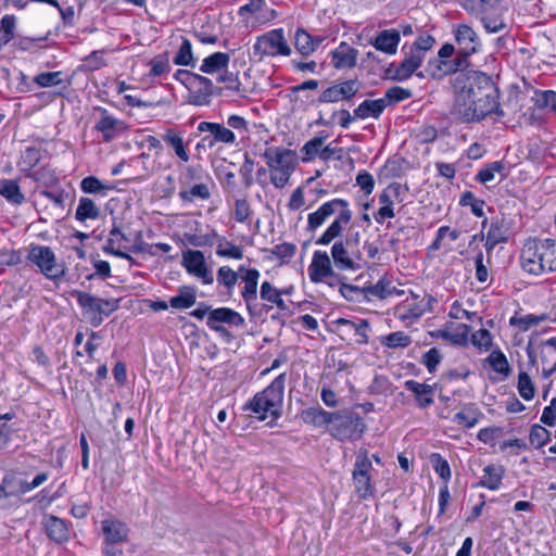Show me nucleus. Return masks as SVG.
Returning <instances> with one entry per match:
<instances>
[{
  "instance_id": "obj_1",
  "label": "nucleus",
  "mask_w": 556,
  "mask_h": 556,
  "mask_svg": "<svg viewBox=\"0 0 556 556\" xmlns=\"http://www.w3.org/2000/svg\"><path fill=\"white\" fill-rule=\"evenodd\" d=\"M455 113L465 123L479 122L492 113L504 116L500 108V91L492 77L478 71L456 74Z\"/></svg>"
},
{
  "instance_id": "obj_2",
  "label": "nucleus",
  "mask_w": 556,
  "mask_h": 556,
  "mask_svg": "<svg viewBox=\"0 0 556 556\" xmlns=\"http://www.w3.org/2000/svg\"><path fill=\"white\" fill-rule=\"evenodd\" d=\"M334 215L333 222L324 233L316 240V244L328 245L341 236L344 226L352 220L353 213L350 204L344 199H333L321 204L315 212L307 216V230L314 231L319 228L329 217Z\"/></svg>"
},
{
  "instance_id": "obj_3",
  "label": "nucleus",
  "mask_w": 556,
  "mask_h": 556,
  "mask_svg": "<svg viewBox=\"0 0 556 556\" xmlns=\"http://www.w3.org/2000/svg\"><path fill=\"white\" fill-rule=\"evenodd\" d=\"M520 264L525 271L535 276L556 270V239H527Z\"/></svg>"
},
{
  "instance_id": "obj_4",
  "label": "nucleus",
  "mask_w": 556,
  "mask_h": 556,
  "mask_svg": "<svg viewBox=\"0 0 556 556\" xmlns=\"http://www.w3.org/2000/svg\"><path fill=\"white\" fill-rule=\"evenodd\" d=\"M286 374H280L264 391L256 393L245 408L252 410L261 420L267 417L277 419L282 406Z\"/></svg>"
},
{
  "instance_id": "obj_5",
  "label": "nucleus",
  "mask_w": 556,
  "mask_h": 556,
  "mask_svg": "<svg viewBox=\"0 0 556 556\" xmlns=\"http://www.w3.org/2000/svg\"><path fill=\"white\" fill-rule=\"evenodd\" d=\"M262 156L266 161L270 182L278 189L283 188L298 165L296 153L286 148L268 147Z\"/></svg>"
},
{
  "instance_id": "obj_6",
  "label": "nucleus",
  "mask_w": 556,
  "mask_h": 556,
  "mask_svg": "<svg viewBox=\"0 0 556 556\" xmlns=\"http://www.w3.org/2000/svg\"><path fill=\"white\" fill-rule=\"evenodd\" d=\"M464 9L480 21L489 34L506 31L508 26L504 21V9L501 0H467Z\"/></svg>"
},
{
  "instance_id": "obj_7",
  "label": "nucleus",
  "mask_w": 556,
  "mask_h": 556,
  "mask_svg": "<svg viewBox=\"0 0 556 556\" xmlns=\"http://www.w3.org/2000/svg\"><path fill=\"white\" fill-rule=\"evenodd\" d=\"M74 295L83 309L84 317L94 328L119 308V299H101L83 291H75Z\"/></svg>"
},
{
  "instance_id": "obj_8",
  "label": "nucleus",
  "mask_w": 556,
  "mask_h": 556,
  "mask_svg": "<svg viewBox=\"0 0 556 556\" xmlns=\"http://www.w3.org/2000/svg\"><path fill=\"white\" fill-rule=\"evenodd\" d=\"M365 428L366 426L359 414L350 409H342L333 413L328 430L334 439L343 442L358 440Z\"/></svg>"
},
{
  "instance_id": "obj_9",
  "label": "nucleus",
  "mask_w": 556,
  "mask_h": 556,
  "mask_svg": "<svg viewBox=\"0 0 556 556\" xmlns=\"http://www.w3.org/2000/svg\"><path fill=\"white\" fill-rule=\"evenodd\" d=\"M291 48L285 38L283 29L277 28L258 36L253 45V55L262 61L265 56H288Z\"/></svg>"
},
{
  "instance_id": "obj_10",
  "label": "nucleus",
  "mask_w": 556,
  "mask_h": 556,
  "mask_svg": "<svg viewBox=\"0 0 556 556\" xmlns=\"http://www.w3.org/2000/svg\"><path fill=\"white\" fill-rule=\"evenodd\" d=\"M27 258L39 267L40 271L51 280L64 276L65 269L58 264L54 252L47 245H31Z\"/></svg>"
},
{
  "instance_id": "obj_11",
  "label": "nucleus",
  "mask_w": 556,
  "mask_h": 556,
  "mask_svg": "<svg viewBox=\"0 0 556 556\" xmlns=\"http://www.w3.org/2000/svg\"><path fill=\"white\" fill-rule=\"evenodd\" d=\"M371 469L372 464L368 457V452L366 450H359L356 455L352 477L355 492L363 500L372 496L375 493L369 475Z\"/></svg>"
},
{
  "instance_id": "obj_12",
  "label": "nucleus",
  "mask_w": 556,
  "mask_h": 556,
  "mask_svg": "<svg viewBox=\"0 0 556 556\" xmlns=\"http://www.w3.org/2000/svg\"><path fill=\"white\" fill-rule=\"evenodd\" d=\"M182 266L186 270L202 280L204 285H212L213 273L207 268L203 252L199 250H187L182 253Z\"/></svg>"
},
{
  "instance_id": "obj_13",
  "label": "nucleus",
  "mask_w": 556,
  "mask_h": 556,
  "mask_svg": "<svg viewBox=\"0 0 556 556\" xmlns=\"http://www.w3.org/2000/svg\"><path fill=\"white\" fill-rule=\"evenodd\" d=\"M361 81L357 79H349L325 89L320 93L318 101L320 103H334L342 100L349 101L361 90Z\"/></svg>"
},
{
  "instance_id": "obj_14",
  "label": "nucleus",
  "mask_w": 556,
  "mask_h": 556,
  "mask_svg": "<svg viewBox=\"0 0 556 556\" xmlns=\"http://www.w3.org/2000/svg\"><path fill=\"white\" fill-rule=\"evenodd\" d=\"M198 131L210 134L203 137V144H207V148L210 149L217 142L232 144L236 141L235 132L218 123L201 122L198 125Z\"/></svg>"
},
{
  "instance_id": "obj_15",
  "label": "nucleus",
  "mask_w": 556,
  "mask_h": 556,
  "mask_svg": "<svg viewBox=\"0 0 556 556\" xmlns=\"http://www.w3.org/2000/svg\"><path fill=\"white\" fill-rule=\"evenodd\" d=\"M510 233V218L506 217L505 215L492 218L484 244L486 251H492L498 243L507 242Z\"/></svg>"
},
{
  "instance_id": "obj_16",
  "label": "nucleus",
  "mask_w": 556,
  "mask_h": 556,
  "mask_svg": "<svg viewBox=\"0 0 556 556\" xmlns=\"http://www.w3.org/2000/svg\"><path fill=\"white\" fill-rule=\"evenodd\" d=\"M212 80L205 76L197 74L188 88V103L193 105H207L214 93Z\"/></svg>"
},
{
  "instance_id": "obj_17",
  "label": "nucleus",
  "mask_w": 556,
  "mask_h": 556,
  "mask_svg": "<svg viewBox=\"0 0 556 556\" xmlns=\"http://www.w3.org/2000/svg\"><path fill=\"white\" fill-rule=\"evenodd\" d=\"M333 325L338 327L342 338L354 339L357 344L368 343V329L369 323L366 319H358L353 321L345 318H338L333 321Z\"/></svg>"
},
{
  "instance_id": "obj_18",
  "label": "nucleus",
  "mask_w": 556,
  "mask_h": 556,
  "mask_svg": "<svg viewBox=\"0 0 556 556\" xmlns=\"http://www.w3.org/2000/svg\"><path fill=\"white\" fill-rule=\"evenodd\" d=\"M453 33L462 54L472 55L480 50V38L471 26L458 24L454 26Z\"/></svg>"
},
{
  "instance_id": "obj_19",
  "label": "nucleus",
  "mask_w": 556,
  "mask_h": 556,
  "mask_svg": "<svg viewBox=\"0 0 556 556\" xmlns=\"http://www.w3.org/2000/svg\"><path fill=\"white\" fill-rule=\"evenodd\" d=\"M307 271L311 281L314 283L323 282L326 278L337 279V274L332 269L327 252L315 251Z\"/></svg>"
},
{
  "instance_id": "obj_20",
  "label": "nucleus",
  "mask_w": 556,
  "mask_h": 556,
  "mask_svg": "<svg viewBox=\"0 0 556 556\" xmlns=\"http://www.w3.org/2000/svg\"><path fill=\"white\" fill-rule=\"evenodd\" d=\"M101 113L100 119L97 122L94 128L102 134V138L105 142H110L123 132L126 131V124L110 115L106 109H99Z\"/></svg>"
},
{
  "instance_id": "obj_21",
  "label": "nucleus",
  "mask_w": 556,
  "mask_h": 556,
  "mask_svg": "<svg viewBox=\"0 0 556 556\" xmlns=\"http://www.w3.org/2000/svg\"><path fill=\"white\" fill-rule=\"evenodd\" d=\"M422 62L424 55H419V52H413L409 50V53L399 65L394 66V64H391L388 73L393 80L404 81L408 79L418 67H420Z\"/></svg>"
},
{
  "instance_id": "obj_22",
  "label": "nucleus",
  "mask_w": 556,
  "mask_h": 556,
  "mask_svg": "<svg viewBox=\"0 0 556 556\" xmlns=\"http://www.w3.org/2000/svg\"><path fill=\"white\" fill-rule=\"evenodd\" d=\"M228 325L240 327L244 324V318L236 311L229 307H219L212 309L207 316V327L216 325Z\"/></svg>"
},
{
  "instance_id": "obj_23",
  "label": "nucleus",
  "mask_w": 556,
  "mask_h": 556,
  "mask_svg": "<svg viewBox=\"0 0 556 556\" xmlns=\"http://www.w3.org/2000/svg\"><path fill=\"white\" fill-rule=\"evenodd\" d=\"M101 526L106 543L117 544L127 540L129 529L125 522L117 519H104Z\"/></svg>"
},
{
  "instance_id": "obj_24",
  "label": "nucleus",
  "mask_w": 556,
  "mask_h": 556,
  "mask_svg": "<svg viewBox=\"0 0 556 556\" xmlns=\"http://www.w3.org/2000/svg\"><path fill=\"white\" fill-rule=\"evenodd\" d=\"M404 387L415 395L418 407L427 408L433 404L434 386L406 380Z\"/></svg>"
},
{
  "instance_id": "obj_25",
  "label": "nucleus",
  "mask_w": 556,
  "mask_h": 556,
  "mask_svg": "<svg viewBox=\"0 0 556 556\" xmlns=\"http://www.w3.org/2000/svg\"><path fill=\"white\" fill-rule=\"evenodd\" d=\"M213 187L214 181L213 179H210L208 182H201L187 188H180L178 197L185 203H192L197 200L206 201L212 195Z\"/></svg>"
},
{
  "instance_id": "obj_26",
  "label": "nucleus",
  "mask_w": 556,
  "mask_h": 556,
  "mask_svg": "<svg viewBox=\"0 0 556 556\" xmlns=\"http://www.w3.org/2000/svg\"><path fill=\"white\" fill-rule=\"evenodd\" d=\"M43 527L47 535L53 542L61 544L70 539V531L66 522L53 515L47 516L43 520Z\"/></svg>"
},
{
  "instance_id": "obj_27",
  "label": "nucleus",
  "mask_w": 556,
  "mask_h": 556,
  "mask_svg": "<svg viewBox=\"0 0 556 556\" xmlns=\"http://www.w3.org/2000/svg\"><path fill=\"white\" fill-rule=\"evenodd\" d=\"M349 244L350 240H339L331 248L334 266L340 270H355L357 268V265L348 252Z\"/></svg>"
},
{
  "instance_id": "obj_28",
  "label": "nucleus",
  "mask_w": 556,
  "mask_h": 556,
  "mask_svg": "<svg viewBox=\"0 0 556 556\" xmlns=\"http://www.w3.org/2000/svg\"><path fill=\"white\" fill-rule=\"evenodd\" d=\"M400 40L401 36L399 30L394 28L384 29L377 35L372 41V46L381 52L394 54L397 50Z\"/></svg>"
},
{
  "instance_id": "obj_29",
  "label": "nucleus",
  "mask_w": 556,
  "mask_h": 556,
  "mask_svg": "<svg viewBox=\"0 0 556 556\" xmlns=\"http://www.w3.org/2000/svg\"><path fill=\"white\" fill-rule=\"evenodd\" d=\"M357 50L345 42L331 52V61L336 68H352L356 64Z\"/></svg>"
},
{
  "instance_id": "obj_30",
  "label": "nucleus",
  "mask_w": 556,
  "mask_h": 556,
  "mask_svg": "<svg viewBox=\"0 0 556 556\" xmlns=\"http://www.w3.org/2000/svg\"><path fill=\"white\" fill-rule=\"evenodd\" d=\"M161 137L163 141L174 150L176 156L180 161L187 163L190 160L187 144L180 132L173 128H167Z\"/></svg>"
},
{
  "instance_id": "obj_31",
  "label": "nucleus",
  "mask_w": 556,
  "mask_h": 556,
  "mask_svg": "<svg viewBox=\"0 0 556 556\" xmlns=\"http://www.w3.org/2000/svg\"><path fill=\"white\" fill-rule=\"evenodd\" d=\"M210 179H212V177L201 165L187 166L179 174L180 188L208 182Z\"/></svg>"
},
{
  "instance_id": "obj_32",
  "label": "nucleus",
  "mask_w": 556,
  "mask_h": 556,
  "mask_svg": "<svg viewBox=\"0 0 556 556\" xmlns=\"http://www.w3.org/2000/svg\"><path fill=\"white\" fill-rule=\"evenodd\" d=\"M260 271L256 268H250L245 271V275L241 276L244 287L241 291V296L245 302L248 308L251 303L257 299V285H258Z\"/></svg>"
},
{
  "instance_id": "obj_33",
  "label": "nucleus",
  "mask_w": 556,
  "mask_h": 556,
  "mask_svg": "<svg viewBox=\"0 0 556 556\" xmlns=\"http://www.w3.org/2000/svg\"><path fill=\"white\" fill-rule=\"evenodd\" d=\"M387 108V99L363 101L354 111V117L365 119L368 117L378 118Z\"/></svg>"
},
{
  "instance_id": "obj_34",
  "label": "nucleus",
  "mask_w": 556,
  "mask_h": 556,
  "mask_svg": "<svg viewBox=\"0 0 556 556\" xmlns=\"http://www.w3.org/2000/svg\"><path fill=\"white\" fill-rule=\"evenodd\" d=\"M230 56L225 52H215L206 56L200 66V71L205 74H219L228 68Z\"/></svg>"
},
{
  "instance_id": "obj_35",
  "label": "nucleus",
  "mask_w": 556,
  "mask_h": 556,
  "mask_svg": "<svg viewBox=\"0 0 556 556\" xmlns=\"http://www.w3.org/2000/svg\"><path fill=\"white\" fill-rule=\"evenodd\" d=\"M0 194L13 205H21L26 201L16 179L0 178Z\"/></svg>"
},
{
  "instance_id": "obj_36",
  "label": "nucleus",
  "mask_w": 556,
  "mask_h": 556,
  "mask_svg": "<svg viewBox=\"0 0 556 556\" xmlns=\"http://www.w3.org/2000/svg\"><path fill=\"white\" fill-rule=\"evenodd\" d=\"M332 415L333 413L327 412L317 406L303 409L300 416L305 424L313 425L315 427H330Z\"/></svg>"
},
{
  "instance_id": "obj_37",
  "label": "nucleus",
  "mask_w": 556,
  "mask_h": 556,
  "mask_svg": "<svg viewBox=\"0 0 556 556\" xmlns=\"http://www.w3.org/2000/svg\"><path fill=\"white\" fill-rule=\"evenodd\" d=\"M481 417L482 413L475 404H466L455 414L454 421L463 428L470 429L479 422Z\"/></svg>"
},
{
  "instance_id": "obj_38",
  "label": "nucleus",
  "mask_w": 556,
  "mask_h": 556,
  "mask_svg": "<svg viewBox=\"0 0 556 556\" xmlns=\"http://www.w3.org/2000/svg\"><path fill=\"white\" fill-rule=\"evenodd\" d=\"M197 292L191 286H182L178 289V294L169 299V305L176 309H187L195 304Z\"/></svg>"
},
{
  "instance_id": "obj_39",
  "label": "nucleus",
  "mask_w": 556,
  "mask_h": 556,
  "mask_svg": "<svg viewBox=\"0 0 556 556\" xmlns=\"http://www.w3.org/2000/svg\"><path fill=\"white\" fill-rule=\"evenodd\" d=\"M121 241H128V238L121 231L118 227H113L110 231V237L103 247V251L122 258L132 260L129 254L121 251Z\"/></svg>"
},
{
  "instance_id": "obj_40",
  "label": "nucleus",
  "mask_w": 556,
  "mask_h": 556,
  "mask_svg": "<svg viewBox=\"0 0 556 556\" xmlns=\"http://www.w3.org/2000/svg\"><path fill=\"white\" fill-rule=\"evenodd\" d=\"M484 476L480 480L479 485L489 490H497L505 475L503 466L488 465L483 468Z\"/></svg>"
},
{
  "instance_id": "obj_41",
  "label": "nucleus",
  "mask_w": 556,
  "mask_h": 556,
  "mask_svg": "<svg viewBox=\"0 0 556 556\" xmlns=\"http://www.w3.org/2000/svg\"><path fill=\"white\" fill-rule=\"evenodd\" d=\"M328 138V134L320 131L318 136L309 139L302 147L301 152L304 154L303 162H309L320 156L323 146Z\"/></svg>"
},
{
  "instance_id": "obj_42",
  "label": "nucleus",
  "mask_w": 556,
  "mask_h": 556,
  "mask_svg": "<svg viewBox=\"0 0 556 556\" xmlns=\"http://www.w3.org/2000/svg\"><path fill=\"white\" fill-rule=\"evenodd\" d=\"M495 174H498L501 179L508 176L506 166L502 161H495L486 164L478 172L476 179L481 184H488L495 178Z\"/></svg>"
},
{
  "instance_id": "obj_43",
  "label": "nucleus",
  "mask_w": 556,
  "mask_h": 556,
  "mask_svg": "<svg viewBox=\"0 0 556 556\" xmlns=\"http://www.w3.org/2000/svg\"><path fill=\"white\" fill-rule=\"evenodd\" d=\"M395 291V287L391 286L388 279H380L377 283L364 287V298L369 299L370 296L383 300L391 295Z\"/></svg>"
},
{
  "instance_id": "obj_44",
  "label": "nucleus",
  "mask_w": 556,
  "mask_h": 556,
  "mask_svg": "<svg viewBox=\"0 0 556 556\" xmlns=\"http://www.w3.org/2000/svg\"><path fill=\"white\" fill-rule=\"evenodd\" d=\"M100 216V208L96 205L94 201L90 198H80L76 212L75 218L79 222H86L87 219H97Z\"/></svg>"
},
{
  "instance_id": "obj_45",
  "label": "nucleus",
  "mask_w": 556,
  "mask_h": 556,
  "mask_svg": "<svg viewBox=\"0 0 556 556\" xmlns=\"http://www.w3.org/2000/svg\"><path fill=\"white\" fill-rule=\"evenodd\" d=\"M260 295L263 301L276 304L279 309H288V305L282 299V291L275 288L269 281H264L261 285Z\"/></svg>"
},
{
  "instance_id": "obj_46",
  "label": "nucleus",
  "mask_w": 556,
  "mask_h": 556,
  "mask_svg": "<svg viewBox=\"0 0 556 556\" xmlns=\"http://www.w3.org/2000/svg\"><path fill=\"white\" fill-rule=\"evenodd\" d=\"M546 320H549V317L547 314H528L525 316H513L509 320V324L511 326H515L519 328L521 331H528L530 328L540 325L541 323H544Z\"/></svg>"
},
{
  "instance_id": "obj_47",
  "label": "nucleus",
  "mask_w": 556,
  "mask_h": 556,
  "mask_svg": "<svg viewBox=\"0 0 556 556\" xmlns=\"http://www.w3.org/2000/svg\"><path fill=\"white\" fill-rule=\"evenodd\" d=\"M80 189L85 193L106 195L109 191L113 190L112 185L103 184L94 176H88L80 181Z\"/></svg>"
},
{
  "instance_id": "obj_48",
  "label": "nucleus",
  "mask_w": 556,
  "mask_h": 556,
  "mask_svg": "<svg viewBox=\"0 0 556 556\" xmlns=\"http://www.w3.org/2000/svg\"><path fill=\"white\" fill-rule=\"evenodd\" d=\"M173 61L176 65L180 66H195V59L192 52V45L188 38H182L181 45Z\"/></svg>"
},
{
  "instance_id": "obj_49",
  "label": "nucleus",
  "mask_w": 556,
  "mask_h": 556,
  "mask_svg": "<svg viewBox=\"0 0 556 556\" xmlns=\"http://www.w3.org/2000/svg\"><path fill=\"white\" fill-rule=\"evenodd\" d=\"M294 47L303 56L314 53L313 36L303 28H298L294 35Z\"/></svg>"
},
{
  "instance_id": "obj_50",
  "label": "nucleus",
  "mask_w": 556,
  "mask_h": 556,
  "mask_svg": "<svg viewBox=\"0 0 556 556\" xmlns=\"http://www.w3.org/2000/svg\"><path fill=\"white\" fill-rule=\"evenodd\" d=\"M216 254L220 257L241 260L243 257V250L231 241L220 238L216 247Z\"/></svg>"
},
{
  "instance_id": "obj_51",
  "label": "nucleus",
  "mask_w": 556,
  "mask_h": 556,
  "mask_svg": "<svg viewBox=\"0 0 556 556\" xmlns=\"http://www.w3.org/2000/svg\"><path fill=\"white\" fill-rule=\"evenodd\" d=\"M381 344L389 349L407 348L412 343V339L403 331L391 332L380 340Z\"/></svg>"
},
{
  "instance_id": "obj_52",
  "label": "nucleus",
  "mask_w": 556,
  "mask_h": 556,
  "mask_svg": "<svg viewBox=\"0 0 556 556\" xmlns=\"http://www.w3.org/2000/svg\"><path fill=\"white\" fill-rule=\"evenodd\" d=\"M488 362L494 371L502 374L504 376L509 375L510 366H509V363H508L505 354L502 351H500V350L493 351L489 355Z\"/></svg>"
},
{
  "instance_id": "obj_53",
  "label": "nucleus",
  "mask_w": 556,
  "mask_h": 556,
  "mask_svg": "<svg viewBox=\"0 0 556 556\" xmlns=\"http://www.w3.org/2000/svg\"><path fill=\"white\" fill-rule=\"evenodd\" d=\"M517 389H518L519 395L523 400L530 401L534 397V394H535L534 383L532 382L530 376L525 371H520L518 375Z\"/></svg>"
},
{
  "instance_id": "obj_54",
  "label": "nucleus",
  "mask_w": 556,
  "mask_h": 556,
  "mask_svg": "<svg viewBox=\"0 0 556 556\" xmlns=\"http://www.w3.org/2000/svg\"><path fill=\"white\" fill-rule=\"evenodd\" d=\"M149 64L151 67L149 75L152 77L169 73L172 70L167 53L156 55L150 61Z\"/></svg>"
},
{
  "instance_id": "obj_55",
  "label": "nucleus",
  "mask_w": 556,
  "mask_h": 556,
  "mask_svg": "<svg viewBox=\"0 0 556 556\" xmlns=\"http://www.w3.org/2000/svg\"><path fill=\"white\" fill-rule=\"evenodd\" d=\"M239 275L237 271L231 269L229 266H222L217 270V282L231 291L238 282Z\"/></svg>"
},
{
  "instance_id": "obj_56",
  "label": "nucleus",
  "mask_w": 556,
  "mask_h": 556,
  "mask_svg": "<svg viewBox=\"0 0 556 556\" xmlns=\"http://www.w3.org/2000/svg\"><path fill=\"white\" fill-rule=\"evenodd\" d=\"M402 186L397 182L389 185L379 195V202L388 207H393L394 201H401Z\"/></svg>"
},
{
  "instance_id": "obj_57",
  "label": "nucleus",
  "mask_w": 556,
  "mask_h": 556,
  "mask_svg": "<svg viewBox=\"0 0 556 556\" xmlns=\"http://www.w3.org/2000/svg\"><path fill=\"white\" fill-rule=\"evenodd\" d=\"M551 438L549 431L540 425H533L530 430L529 441L535 448L543 447Z\"/></svg>"
},
{
  "instance_id": "obj_58",
  "label": "nucleus",
  "mask_w": 556,
  "mask_h": 556,
  "mask_svg": "<svg viewBox=\"0 0 556 556\" xmlns=\"http://www.w3.org/2000/svg\"><path fill=\"white\" fill-rule=\"evenodd\" d=\"M533 100L539 108H549L556 112V92L553 90L535 91Z\"/></svg>"
},
{
  "instance_id": "obj_59",
  "label": "nucleus",
  "mask_w": 556,
  "mask_h": 556,
  "mask_svg": "<svg viewBox=\"0 0 556 556\" xmlns=\"http://www.w3.org/2000/svg\"><path fill=\"white\" fill-rule=\"evenodd\" d=\"M34 81L42 88L58 86L63 81L62 72L40 73L34 78Z\"/></svg>"
},
{
  "instance_id": "obj_60",
  "label": "nucleus",
  "mask_w": 556,
  "mask_h": 556,
  "mask_svg": "<svg viewBox=\"0 0 556 556\" xmlns=\"http://www.w3.org/2000/svg\"><path fill=\"white\" fill-rule=\"evenodd\" d=\"M435 42V39L429 34H420L409 50L413 52H419V55L426 54Z\"/></svg>"
},
{
  "instance_id": "obj_61",
  "label": "nucleus",
  "mask_w": 556,
  "mask_h": 556,
  "mask_svg": "<svg viewBox=\"0 0 556 556\" xmlns=\"http://www.w3.org/2000/svg\"><path fill=\"white\" fill-rule=\"evenodd\" d=\"M431 463L433 465L434 471L446 482L451 478V469L446 459H444L440 454L431 455Z\"/></svg>"
},
{
  "instance_id": "obj_62",
  "label": "nucleus",
  "mask_w": 556,
  "mask_h": 556,
  "mask_svg": "<svg viewBox=\"0 0 556 556\" xmlns=\"http://www.w3.org/2000/svg\"><path fill=\"white\" fill-rule=\"evenodd\" d=\"M471 343L480 350L488 351L492 346V337L486 329H479L471 336Z\"/></svg>"
},
{
  "instance_id": "obj_63",
  "label": "nucleus",
  "mask_w": 556,
  "mask_h": 556,
  "mask_svg": "<svg viewBox=\"0 0 556 556\" xmlns=\"http://www.w3.org/2000/svg\"><path fill=\"white\" fill-rule=\"evenodd\" d=\"M251 207L245 199H237L235 201L233 218L238 223H245L251 216Z\"/></svg>"
},
{
  "instance_id": "obj_64",
  "label": "nucleus",
  "mask_w": 556,
  "mask_h": 556,
  "mask_svg": "<svg viewBox=\"0 0 556 556\" xmlns=\"http://www.w3.org/2000/svg\"><path fill=\"white\" fill-rule=\"evenodd\" d=\"M412 97V92L408 89H404L399 86L389 88L386 91L383 99H387V105L390 103H397Z\"/></svg>"
}]
</instances>
